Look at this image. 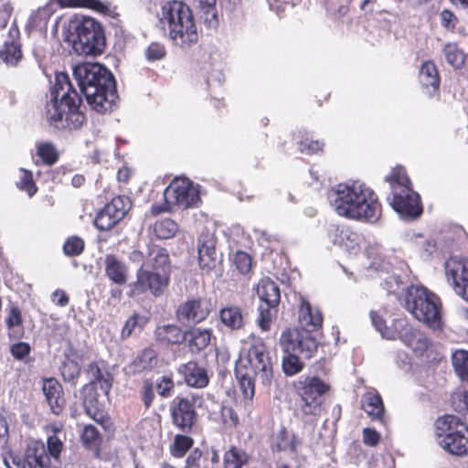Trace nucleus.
I'll use <instances>...</instances> for the list:
<instances>
[{"label": "nucleus", "instance_id": "30", "mask_svg": "<svg viewBox=\"0 0 468 468\" xmlns=\"http://www.w3.org/2000/svg\"><path fill=\"white\" fill-rule=\"evenodd\" d=\"M396 326H399L400 338L408 346L413 349L425 350L428 348L429 340L428 338L417 332L410 324H409L406 319H397Z\"/></svg>", "mask_w": 468, "mask_h": 468}, {"label": "nucleus", "instance_id": "32", "mask_svg": "<svg viewBox=\"0 0 468 468\" xmlns=\"http://www.w3.org/2000/svg\"><path fill=\"white\" fill-rule=\"evenodd\" d=\"M187 346L192 353H199L208 346L212 337L209 328L192 327L185 331Z\"/></svg>", "mask_w": 468, "mask_h": 468}, {"label": "nucleus", "instance_id": "56", "mask_svg": "<svg viewBox=\"0 0 468 468\" xmlns=\"http://www.w3.org/2000/svg\"><path fill=\"white\" fill-rule=\"evenodd\" d=\"M156 389L158 395L163 399H168L173 395L175 389V382L170 375H164L158 378L156 382Z\"/></svg>", "mask_w": 468, "mask_h": 468}, {"label": "nucleus", "instance_id": "37", "mask_svg": "<svg viewBox=\"0 0 468 468\" xmlns=\"http://www.w3.org/2000/svg\"><path fill=\"white\" fill-rule=\"evenodd\" d=\"M439 445L447 452L456 456L468 454V427L456 433L454 437L445 441H439Z\"/></svg>", "mask_w": 468, "mask_h": 468}, {"label": "nucleus", "instance_id": "21", "mask_svg": "<svg viewBox=\"0 0 468 468\" xmlns=\"http://www.w3.org/2000/svg\"><path fill=\"white\" fill-rule=\"evenodd\" d=\"M219 461L218 451L214 447L205 450L196 447L186 458L183 468H218Z\"/></svg>", "mask_w": 468, "mask_h": 468}, {"label": "nucleus", "instance_id": "58", "mask_svg": "<svg viewBox=\"0 0 468 468\" xmlns=\"http://www.w3.org/2000/svg\"><path fill=\"white\" fill-rule=\"evenodd\" d=\"M233 262L241 274H247L251 270V257L245 251H237L234 255Z\"/></svg>", "mask_w": 468, "mask_h": 468}, {"label": "nucleus", "instance_id": "42", "mask_svg": "<svg viewBox=\"0 0 468 468\" xmlns=\"http://www.w3.org/2000/svg\"><path fill=\"white\" fill-rule=\"evenodd\" d=\"M80 441L86 449L93 451L99 456L102 437L95 426L89 424L83 427Z\"/></svg>", "mask_w": 468, "mask_h": 468}, {"label": "nucleus", "instance_id": "10", "mask_svg": "<svg viewBox=\"0 0 468 468\" xmlns=\"http://www.w3.org/2000/svg\"><path fill=\"white\" fill-rule=\"evenodd\" d=\"M296 395L301 399V410L305 415L318 416L322 411L324 396L330 386L319 377H302L292 383Z\"/></svg>", "mask_w": 468, "mask_h": 468}, {"label": "nucleus", "instance_id": "40", "mask_svg": "<svg viewBox=\"0 0 468 468\" xmlns=\"http://www.w3.org/2000/svg\"><path fill=\"white\" fill-rule=\"evenodd\" d=\"M61 7H84L101 15H110L111 3L101 0H58Z\"/></svg>", "mask_w": 468, "mask_h": 468}, {"label": "nucleus", "instance_id": "52", "mask_svg": "<svg viewBox=\"0 0 468 468\" xmlns=\"http://www.w3.org/2000/svg\"><path fill=\"white\" fill-rule=\"evenodd\" d=\"M20 178L19 181L16 183L17 187L27 192V194L31 197H33L38 190L33 177V173L25 168L20 169Z\"/></svg>", "mask_w": 468, "mask_h": 468}, {"label": "nucleus", "instance_id": "62", "mask_svg": "<svg viewBox=\"0 0 468 468\" xmlns=\"http://www.w3.org/2000/svg\"><path fill=\"white\" fill-rule=\"evenodd\" d=\"M362 437L364 444L370 447H376L381 440L380 433L372 428H364Z\"/></svg>", "mask_w": 468, "mask_h": 468}, {"label": "nucleus", "instance_id": "36", "mask_svg": "<svg viewBox=\"0 0 468 468\" xmlns=\"http://www.w3.org/2000/svg\"><path fill=\"white\" fill-rule=\"evenodd\" d=\"M7 335L11 340H21L25 335V326L21 310L17 306H11L5 317Z\"/></svg>", "mask_w": 468, "mask_h": 468}, {"label": "nucleus", "instance_id": "22", "mask_svg": "<svg viewBox=\"0 0 468 468\" xmlns=\"http://www.w3.org/2000/svg\"><path fill=\"white\" fill-rule=\"evenodd\" d=\"M23 58L20 41V31L14 22L9 30L7 39L2 48V60L8 66H16Z\"/></svg>", "mask_w": 468, "mask_h": 468}, {"label": "nucleus", "instance_id": "55", "mask_svg": "<svg viewBox=\"0 0 468 468\" xmlns=\"http://www.w3.org/2000/svg\"><path fill=\"white\" fill-rule=\"evenodd\" d=\"M298 145V149L302 154L311 155L323 152L324 143L319 140H313L309 136L304 135L299 141Z\"/></svg>", "mask_w": 468, "mask_h": 468}, {"label": "nucleus", "instance_id": "49", "mask_svg": "<svg viewBox=\"0 0 468 468\" xmlns=\"http://www.w3.org/2000/svg\"><path fill=\"white\" fill-rule=\"evenodd\" d=\"M80 366L75 360L66 357L60 367V373L65 382L76 385L79 378L80 377Z\"/></svg>", "mask_w": 468, "mask_h": 468}, {"label": "nucleus", "instance_id": "12", "mask_svg": "<svg viewBox=\"0 0 468 468\" xmlns=\"http://www.w3.org/2000/svg\"><path fill=\"white\" fill-rule=\"evenodd\" d=\"M279 345L282 352H292L310 359L317 353L318 342L308 329L285 328L280 336Z\"/></svg>", "mask_w": 468, "mask_h": 468}, {"label": "nucleus", "instance_id": "4", "mask_svg": "<svg viewBox=\"0 0 468 468\" xmlns=\"http://www.w3.org/2000/svg\"><path fill=\"white\" fill-rule=\"evenodd\" d=\"M161 22L167 27L175 45L188 48L198 41V33L190 7L182 1H168L162 7Z\"/></svg>", "mask_w": 468, "mask_h": 468}, {"label": "nucleus", "instance_id": "24", "mask_svg": "<svg viewBox=\"0 0 468 468\" xmlns=\"http://www.w3.org/2000/svg\"><path fill=\"white\" fill-rule=\"evenodd\" d=\"M468 427L461 419L455 415L447 414L439 417L434 423L435 436L439 441H445L461 431Z\"/></svg>", "mask_w": 468, "mask_h": 468}, {"label": "nucleus", "instance_id": "28", "mask_svg": "<svg viewBox=\"0 0 468 468\" xmlns=\"http://www.w3.org/2000/svg\"><path fill=\"white\" fill-rule=\"evenodd\" d=\"M301 440L294 433H291L285 426H282L277 433L272 436L271 450L273 452L290 451L297 453Z\"/></svg>", "mask_w": 468, "mask_h": 468}, {"label": "nucleus", "instance_id": "63", "mask_svg": "<svg viewBox=\"0 0 468 468\" xmlns=\"http://www.w3.org/2000/svg\"><path fill=\"white\" fill-rule=\"evenodd\" d=\"M10 351L16 359L22 360L29 355L31 347L29 344L19 341L11 346Z\"/></svg>", "mask_w": 468, "mask_h": 468}, {"label": "nucleus", "instance_id": "17", "mask_svg": "<svg viewBox=\"0 0 468 468\" xmlns=\"http://www.w3.org/2000/svg\"><path fill=\"white\" fill-rule=\"evenodd\" d=\"M217 238L208 230L202 231L197 238L198 264L202 270L211 271L218 264Z\"/></svg>", "mask_w": 468, "mask_h": 468}, {"label": "nucleus", "instance_id": "5", "mask_svg": "<svg viewBox=\"0 0 468 468\" xmlns=\"http://www.w3.org/2000/svg\"><path fill=\"white\" fill-rule=\"evenodd\" d=\"M405 307L420 323L431 330L443 328L441 299L424 286H411L405 296Z\"/></svg>", "mask_w": 468, "mask_h": 468}, {"label": "nucleus", "instance_id": "34", "mask_svg": "<svg viewBox=\"0 0 468 468\" xmlns=\"http://www.w3.org/2000/svg\"><path fill=\"white\" fill-rule=\"evenodd\" d=\"M256 293L261 304L278 306L281 301L280 288L270 278L261 279L257 284Z\"/></svg>", "mask_w": 468, "mask_h": 468}, {"label": "nucleus", "instance_id": "33", "mask_svg": "<svg viewBox=\"0 0 468 468\" xmlns=\"http://www.w3.org/2000/svg\"><path fill=\"white\" fill-rule=\"evenodd\" d=\"M299 321L303 329H308L311 333L322 327L323 314L320 310L314 309L308 301L303 299L299 308Z\"/></svg>", "mask_w": 468, "mask_h": 468}, {"label": "nucleus", "instance_id": "43", "mask_svg": "<svg viewBox=\"0 0 468 468\" xmlns=\"http://www.w3.org/2000/svg\"><path fill=\"white\" fill-rule=\"evenodd\" d=\"M150 256H154L151 268L153 271L165 272L170 276L171 273V262L167 250L165 248H160L154 246L149 252Z\"/></svg>", "mask_w": 468, "mask_h": 468}, {"label": "nucleus", "instance_id": "27", "mask_svg": "<svg viewBox=\"0 0 468 468\" xmlns=\"http://www.w3.org/2000/svg\"><path fill=\"white\" fill-rule=\"evenodd\" d=\"M154 335L155 342L164 346H179L186 340L185 331L175 324L158 325Z\"/></svg>", "mask_w": 468, "mask_h": 468}, {"label": "nucleus", "instance_id": "1", "mask_svg": "<svg viewBox=\"0 0 468 468\" xmlns=\"http://www.w3.org/2000/svg\"><path fill=\"white\" fill-rule=\"evenodd\" d=\"M82 100L73 87L69 76L65 72H57L55 83L50 90V100L46 102L42 117L58 130H77L86 121L80 111Z\"/></svg>", "mask_w": 468, "mask_h": 468}, {"label": "nucleus", "instance_id": "59", "mask_svg": "<svg viewBox=\"0 0 468 468\" xmlns=\"http://www.w3.org/2000/svg\"><path fill=\"white\" fill-rule=\"evenodd\" d=\"M165 55L166 51L165 46L157 42L151 43L145 49V57L148 61L160 60L164 58Z\"/></svg>", "mask_w": 468, "mask_h": 468}, {"label": "nucleus", "instance_id": "16", "mask_svg": "<svg viewBox=\"0 0 468 468\" xmlns=\"http://www.w3.org/2000/svg\"><path fill=\"white\" fill-rule=\"evenodd\" d=\"M445 273L455 289L468 301V260L451 257L445 262Z\"/></svg>", "mask_w": 468, "mask_h": 468}, {"label": "nucleus", "instance_id": "19", "mask_svg": "<svg viewBox=\"0 0 468 468\" xmlns=\"http://www.w3.org/2000/svg\"><path fill=\"white\" fill-rule=\"evenodd\" d=\"M80 393L85 413L97 423L105 426L109 422L110 417L99 403L97 387L86 383L81 388Z\"/></svg>", "mask_w": 468, "mask_h": 468}, {"label": "nucleus", "instance_id": "41", "mask_svg": "<svg viewBox=\"0 0 468 468\" xmlns=\"http://www.w3.org/2000/svg\"><path fill=\"white\" fill-rule=\"evenodd\" d=\"M236 378L239 383V388L242 393L246 403L251 405L254 395H255V382L258 380L257 378L248 374L244 369H240L235 367Z\"/></svg>", "mask_w": 468, "mask_h": 468}, {"label": "nucleus", "instance_id": "35", "mask_svg": "<svg viewBox=\"0 0 468 468\" xmlns=\"http://www.w3.org/2000/svg\"><path fill=\"white\" fill-rule=\"evenodd\" d=\"M362 409L371 420L384 423L385 407L381 396L377 391H367L364 394Z\"/></svg>", "mask_w": 468, "mask_h": 468}, {"label": "nucleus", "instance_id": "20", "mask_svg": "<svg viewBox=\"0 0 468 468\" xmlns=\"http://www.w3.org/2000/svg\"><path fill=\"white\" fill-rule=\"evenodd\" d=\"M42 391L51 412L60 415L66 405L62 385L55 378L43 379Z\"/></svg>", "mask_w": 468, "mask_h": 468}, {"label": "nucleus", "instance_id": "47", "mask_svg": "<svg viewBox=\"0 0 468 468\" xmlns=\"http://www.w3.org/2000/svg\"><path fill=\"white\" fill-rule=\"evenodd\" d=\"M452 363L457 376L468 382V351L456 350L452 356Z\"/></svg>", "mask_w": 468, "mask_h": 468}, {"label": "nucleus", "instance_id": "3", "mask_svg": "<svg viewBox=\"0 0 468 468\" xmlns=\"http://www.w3.org/2000/svg\"><path fill=\"white\" fill-rule=\"evenodd\" d=\"M73 76L92 110L100 113L112 110L118 95L110 70L100 63L85 62L74 67Z\"/></svg>", "mask_w": 468, "mask_h": 468}, {"label": "nucleus", "instance_id": "31", "mask_svg": "<svg viewBox=\"0 0 468 468\" xmlns=\"http://www.w3.org/2000/svg\"><path fill=\"white\" fill-rule=\"evenodd\" d=\"M105 275L113 283L124 285L128 280V268L113 254H107L104 259Z\"/></svg>", "mask_w": 468, "mask_h": 468}, {"label": "nucleus", "instance_id": "2", "mask_svg": "<svg viewBox=\"0 0 468 468\" xmlns=\"http://www.w3.org/2000/svg\"><path fill=\"white\" fill-rule=\"evenodd\" d=\"M333 194V206L342 217L375 223L382 215V205L378 195L364 183L339 184Z\"/></svg>", "mask_w": 468, "mask_h": 468}, {"label": "nucleus", "instance_id": "23", "mask_svg": "<svg viewBox=\"0 0 468 468\" xmlns=\"http://www.w3.org/2000/svg\"><path fill=\"white\" fill-rule=\"evenodd\" d=\"M177 372L183 377L186 386L195 388H204L209 383L207 369L196 361H188L177 367Z\"/></svg>", "mask_w": 468, "mask_h": 468}, {"label": "nucleus", "instance_id": "60", "mask_svg": "<svg viewBox=\"0 0 468 468\" xmlns=\"http://www.w3.org/2000/svg\"><path fill=\"white\" fill-rule=\"evenodd\" d=\"M440 17L441 27L453 32L459 22L455 14L450 9H443L440 14Z\"/></svg>", "mask_w": 468, "mask_h": 468}, {"label": "nucleus", "instance_id": "53", "mask_svg": "<svg viewBox=\"0 0 468 468\" xmlns=\"http://www.w3.org/2000/svg\"><path fill=\"white\" fill-rule=\"evenodd\" d=\"M220 420L224 428L235 429L239 425V417L233 407L222 405L219 410Z\"/></svg>", "mask_w": 468, "mask_h": 468}, {"label": "nucleus", "instance_id": "46", "mask_svg": "<svg viewBox=\"0 0 468 468\" xmlns=\"http://www.w3.org/2000/svg\"><path fill=\"white\" fill-rule=\"evenodd\" d=\"M194 445V439L186 434H176L169 446L170 454L177 459L183 458Z\"/></svg>", "mask_w": 468, "mask_h": 468}, {"label": "nucleus", "instance_id": "57", "mask_svg": "<svg viewBox=\"0 0 468 468\" xmlns=\"http://www.w3.org/2000/svg\"><path fill=\"white\" fill-rule=\"evenodd\" d=\"M139 393L144 408L149 409L155 399L154 382L151 378H144L142 381V387Z\"/></svg>", "mask_w": 468, "mask_h": 468}, {"label": "nucleus", "instance_id": "8", "mask_svg": "<svg viewBox=\"0 0 468 468\" xmlns=\"http://www.w3.org/2000/svg\"><path fill=\"white\" fill-rule=\"evenodd\" d=\"M199 202V192L193 182L186 177H175L164 191V202L153 204L150 211L153 216H158L172 212L174 207L186 209L197 207Z\"/></svg>", "mask_w": 468, "mask_h": 468}, {"label": "nucleus", "instance_id": "7", "mask_svg": "<svg viewBox=\"0 0 468 468\" xmlns=\"http://www.w3.org/2000/svg\"><path fill=\"white\" fill-rule=\"evenodd\" d=\"M72 48L78 55H101L106 48V37L101 22L90 16H80L71 24Z\"/></svg>", "mask_w": 468, "mask_h": 468}, {"label": "nucleus", "instance_id": "29", "mask_svg": "<svg viewBox=\"0 0 468 468\" xmlns=\"http://www.w3.org/2000/svg\"><path fill=\"white\" fill-rule=\"evenodd\" d=\"M420 82L422 89L433 95L440 90L441 79L435 63L431 60L423 62L420 69Z\"/></svg>", "mask_w": 468, "mask_h": 468}, {"label": "nucleus", "instance_id": "50", "mask_svg": "<svg viewBox=\"0 0 468 468\" xmlns=\"http://www.w3.org/2000/svg\"><path fill=\"white\" fill-rule=\"evenodd\" d=\"M258 310V325L262 331L267 332L271 329L272 320L278 314V306L260 303Z\"/></svg>", "mask_w": 468, "mask_h": 468}, {"label": "nucleus", "instance_id": "25", "mask_svg": "<svg viewBox=\"0 0 468 468\" xmlns=\"http://www.w3.org/2000/svg\"><path fill=\"white\" fill-rule=\"evenodd\" d=\"M60 158V152L51 141H37L35 153L32 154L33 163L37 166H53Z\"/></svg>", "mask_w": 468, "mask_h": 468}, {"label": "nucleus", "instance_id": "26", "mask_svg": "<svg viewBox=\"0 0 468 468\" xmlns=\"http://www.w3.org/2000/svg\"><path fill=\"white\" fill-rule=\"evenodd\" d=\"M158 365V355L152 346L142 349L128 365L131 374H140L143 372H150Z\"/></svg>", "mask_w": 468, "mask_h": 468}, {"label": "nucleus", "instance_id": "9", "mask_svg": "<svg viewBox=\"0 0 468 468\" xmlns=\"http://www.w3.org/2000/svg\"><path fill=\"white\" fill-rule=\"evenodd\" d=\"M236 367L244 369L263 385L270 384L273 376L272 361L264 341L254 338L247 354L236 362Z\"/></svg>", "mask_w": 468, "mask_h": 468}, {"label": "nucleus", "instance_id": "64", "mask_svg": "<svg viewBox=\"0 0 468 468\" xmlns=\"http://www.w3.org/2000/svg\"><path fill=\"white\" fill-rule=\"evenodd\" d=\"M143 318L136 313H134L132 316H130L127 321L125 322L122 330V335L124 337H128L132 335V333L134 331L136 326H139V321Z\"/></svg>", "mask_w": 468, "mask_h": 468}, {"label": "nucleus", "instance_id": "18", "mask_svg": "<svg viewBox=\"0 0 468 468\" xmlns=\"http://www.w3.org/2000/svg\"><path fill=\"white\" fill-rule=\"evenodd\" d=\"M85 372L90 378L87 384L99 386L103 393L109 396L114 381L109 363L103 359L92 361L88 364Z\"/></svg>", "mask_w": 468, "mask_h": 468}, {"label": "nucleus", "instance_id": "13", "mask_svg": "<svg viewBox=\"0 0 468 468\" xmlns=\"http://www.w3.org/2000/svg\"><path fill=\"white\" fill-rule=\"evenodd\" d=\"M132 207L127 196H117L98 211L94 226L101 231H108L122 221Z\"/></svg>", "mask_w": 468, "mask_h": 468}, {"label": "nucleus", "instance_id": "54", "mask_svg": "<svg viewBox=\"0 0 468 468\" xmlns=\"http://www.w3.org/2000/svg\"><path fill=\"white\" fill-rule=\"evenodd\" d=\"M84 249L85 242L83 239L76 235L69 237L63 244V252L69 257L80 255Z\"/></svg>", "mask_w": 468, "mask_h": 468}, {"label": "nucleus", "instance_id": "15", "mask_svg": "<svg viewBox=\"0 0 468 468\" xmlns=\"http://www.w3.org/2000/svg\"><path fill=\"white\" fill-rule=\"evenodd\" d=\"M214 309L209 298L197 297L188 299L178 305L176 316L179 321L200 324L207 319Z\"/></svg>", "mask_w": 468, "mask_h": 468}, {"label": "nucleus", "instance_id": "44", "mask_svg": "<svg viewBox=\"0 0 468 468\" xmlns=\"http://www.w3.org/2000/svg\"><path fill=\"white\" fill-rule=\"evenodd\" d=\"M250 460V454L244 450L231 446L224 454V468H242Z\"/></svg>", "mask_w": 468, "mask_h": 468}, {"label": "nucleus", "instance_id": "45", "mask_svg": "<svg viewBox=\"0 0 468 468\" xmlns=\"http://www.w3.org/2000/svg\"><path fill=\"white\" fill-rule=\"evenodd\" d=\"M446 61L455 69H461L465 63L466 54L455 42H448L442 48Z\"/></svg>", "mask_w": 468, "mask_h": 468}, {"label": "nucleus", "instance_id": "38", "mask_svg": "<svg viewBox=\"0 0 468 468\" xmlns=\"http://www.w3.org/2000/svg\"><path fill=\"white\" fill-rule=\"evenodd\" d=\"M219 319L223 325L231 331L243 328L245 324L242 310L237 305H229L221 308Z\"/></svg>", "mask_w": 468, "mask_h": 468}, {"label": "nucleus", "instance_id": "61", "mask_svg": "<svg viewBox=\"0 0 468 468\" xmlns=\"http://www.w3.org/2000/svg\"><path fill=\"white\" fill-rule=\"evenodd\" d=\"M47 447L48 456L58 459L63 450V443L58 436L51 435L48 438Z\"/></svg>", "mask_w": 468, "mask_h": 468}, {"label": "nucleus", "instance_id": "14", "mask_svg": "<svg viewBox=\"0 0 468 468\" xmlns=\"http://www.w3.org/2000/svg\"><path fill=\"white\" fill-rule=\"evenodd\" d=\"M170 276L165 272L149 271L141 267L136 271V281L129 284V297L140 296L150 291L154 296L162 294L169 284Z\"/></svg>", "mask_w": 468, "mask_h": 468}, {"label": "nucleus", "instance_id": "6", "mask_svg": "<svg viewBox=\"0 0 468 468\" xmlns=\"http://www.w3.org/2000/svg\"><path fill=\"white\" fill-rule=\"evenodd\" d=\"M385 181L391 189L390 206L402 218L414 219L422 214L423 207L420 195L413 190L407 172L402 166H396L386 176Z\"/></svg>", "mask_w": 468, "mask_h": 468}, {"label": "nucleus", "instance_id": "39", "mask_svg": "<svg viewBox=\"0 0 468 468\" xmlns=\"http://www.w3.org/2000/svg\"><path fill=\"white\" fill-rule=\"evenodd\" d=\"M331 241L339 247H352L356 243L357 234L347 226L332 225L328 229Z\"/></svg>", "mask_w": 468, "mask_h": 468}, {"label": "nucleus", "instance_id": "48", "mask_svg": "<svg viewBox=\"0 0 468 468\" xmlns=\"http://www.w3.org/2000/svg\"><path fill=\"white\" fill-rule=\"evenodd\" d=\"M283 353L282 366L284 374L292 377L300 373L304 367V363L301 361L302 356L295 355V353L292 354V352Z\"/></svg>", "mask_w": 468, "mask_h": 468}, {"label": "nucleus", "instance_id": "51", "mask_svg": "<svg viewBox=\"0 0 468 468\" xmlns=\"http://www.w3.org/2000/svg\"><path fill=\"white\" fill-rule=\"evenodd\" d=\"M178 225L171 218H164L156 221L154 225V232L159 239H170L176 235Z\"/></svg>", "mask_w": 468, "mask_h": 468}, {"label": "nucleus", "instance_id": "11", "mask_svg": "<svg viewBox=\"0 0 468 468\" xmlns=\"http://www.w3.org/2000/svg\"><path fill=\"white\" fill-rule=\"evenodd\" d=\"M202 401V395L197 393L176 396L169 407L173 425L182 432L190 433L198 419L197 404L200 406Z\"/></svg>", "mask_w": 468, "mask_h": 468}]
</instances>
